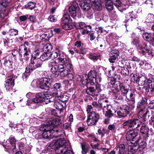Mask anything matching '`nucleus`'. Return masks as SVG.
Listing matches in <instances>:
<instances>
[{
  "label": "nucleus",
  "instance_id": "58",
  "mask_svg": "<svg viewBox=\"0 0 154 154\" xmlns=\"http://www.w3.org/2000/svg\"><path fill=\"white\" fill-rule=\"evenodd\" d=\"M58 56V53L57 52H53L51 54V55L50 56V58L52 59L57 58Z\"/></svg>",
  "mask_w": 154,
  "mask_h": 154
},
{
  "label": "nucleus",
  "instance_id": "53",
  "mask_svg": "<svg viewBox=\"0 0 154 154\" xmlns=\"http://www.w3.org/2000/svg\"><path fill=\"white\" fill-rule=\"evenodd\" d=\"M108 128L110 130L113 131H115L116 129V127L114 124L109 125Z\"/></svg>",
  "mask_w": 154,
  "mask_h": 154
},
{
  "label": "nucleus",
  "instance_id": "62",
  "mask_svg": "<svg viewBox=\"0 0 154 154\" xmlns=\"http://www.w3.org/2000/svg\"><path fill=\"white\" fill-rule=\"evenodd\" d=\"M44 48L45 50V51H49L52 48V46L49 44H47L44 47Z\"/></svg>",
  "mask_w": 154,
  "mask_h": 154
},
{
  "label": "nucleus",
  "instance_id": "10",
  "mask_svg": "<svg viewBox=\"0 0 154 154\" xmlns=\"http://www.w3.org/2000/svg\"><path fill=\"white\" fill-rule=\"evenodd\" d=\"M58 59L59 61L62 63V65L65 67L66 69H70L72 68L69 60L66 58L65 55L63 53H59Z\"/></svg>",
  "mask_w": 154,
  "mask_h": 154
},
{
  "label": "nucleus",
  "instance_id": "4",
  "mask_svg": "<svg viewBox=\"0 0 154 154\" xmlns=\"http://www.w3.org/2000/svg\"><path fill=\"white\" fill-rule=\"evenodd\" d=\"M51 95L52 96V97H50L49 95L48 94V99H46L48 100V101L49 102H53V100L54 101V105L56 109L60 110V111L62 110L63 111L64 106L63 103H64V102H62L60 101L59 100H56L54 99V97H59L60 96L58 94V92H54L52 93H51Z\"/></svg>",
  "mask_w": 154,
  "mask_h": 154
},
{
  "label": "nucleus",
  "instance_id": "39",
  "mask_svg": "<svg viewBox=\"0 0 154 154\" xmlns=\"http://www.w3.org/2000/svg\"><path fill=\"white\" fill-rule=\"evenodd\" d=\"M92 7L94 10L96 11L101 10L102 8V6L100 3H99V4L97 3L94 4L92 6Z\"/></svg>",
  "mask_w": 154,
  "mask_h": 154
},
{
  "label": "nucleus",
  "instance_id": "3",
  "mask_svg": "<svg viewBox=\"0 0 154 154\" xmlns=\"http://www.w3.org/2000/svg\"><path fill=\"white\" fill-rule=\"evenodd\" d=\"M131 44L135 45L137 47L139 51L143 55L147 54L148 55L152 54L151 51L149 49L146 43H143L139 44V40L138 38L136 37L131 42Z\"/></svg>",
  "mask_w": 154,
  "mask_h": 154
},
{
  "label": "nucleus",
  "instance_id": "43",
  "mask_svg": "<svg viewBox=\"0 0 154 154\" xmlns=\"http://www.w3.org/2000/svg\"><path fill=\"white\" fill-rule=\"evenodd\" d=\"M3 147L5 149V150L7 152H8V153H10L11 151V149H13V147L10 144H7L6 145H4Z\"/></svg>",
  "mask_w": 154,
  "mask_h": 154
},
{
  "label": "nucleus",
  "instance_id": "63",
  "mask_svg": "<svg viewBox=\"0 0 154 154\" xmlns=\"http://www.w3.org/2000/svg\"><path fill=\"white\" fill-rule=\"evenodd\" d=\"M90 1L91 6L94 5V4H95L97 3L99 4V3H100V0H90Z\"/></svg>",
  "mask_w": 154,
  "mask_h": 154
},
{
  "label": "nucleus",
  "instance_id": "49",
  "mask_svg": "<svg viewBox=\"0 0 154 154\" xmlns=\"http://www.w3.org/2000/svg\"><path fill=\"white\" fill-rule=\"evenodd\" d=\"M139 141H138L137 143H136V144H138L139 145V147L142 148L144 149L146 146V144L144 142H142L141 140H138Z\"/></svg>",
  "mask_w": 154,
  "mask_h": 154
},
{
  "label": "nucleus",
  "instance_id": "18",
  "mask_svg": "<svg viewBox=\"0 0 154 154\" xmlns=\"http://www.w3.org/2000/svg\"><path fill=\"white\" fill-rule=\"evenodd\" d=\"M19 53L20 56L23 55L24 57H28L30 54V51L24 45H22L20 46L19 49Z\"/></svg>",
  "mask_w": 154,
  "mask_h": 154
},
{
  "label": "nucleus",
  "instance_id": "13",
  "mask_svg": "<svg viewBox=\"0 0 154 154\" xmlns=\"http://www.w3.org/2000/svg\"><path fill=\"white\" fill-rule=\"evenodd\" d=\"M15 77L11 76L7 77L5 81V88L7 91H9L12 89L14 85Z\"/></svg>",
  "mask_w": 154,
  "mask_h": 154
},
{
  "label": "nucleus",
  "instance_id": "30",
  "mask_svg": "<svg viewBox=\"0 0 154 154\" xmlns=\"http://www.w3.org/2000/svg\"><path fill=\"white\" fill-rule=\"evenodd\" d=\"M63 111L57 109V110L55 109H52V111L51 112V114L54 116L59 117H60L62 115H63Z\"/></svg>",
  "mask_w": 154,
  "mask_h": 154
},
{
  "label": "nucleus",
  "instance_id": "9",
  "mask_svg": "<svg viewBox=\"0 0 154 154\" xmlns=\"http://www.w3.org/2000/svg\"><path fill=\"white\" fill-rule=\"evenodd\" d=\"M101 112H98L96 113L92 111L89 113L87 121L88 125H94L98 120L99 115L101 114Z\"/></svg>",
  "mask_w": 154,
  "mask_h": 154
},
{
  "label": "nucleus",
  "instance_id": "15",
  "mask_svg": "<svg viewBox=\"0 0 154 154\" xmlns=\"http://www.w3.org/2000/svg\"><path fill=\"white\" fill-rule=\"evenodd\" d=\"M61 123V120L59 118H57L48 121L47 123V125L50 126L51 128H54L55 132L57 133L58 131V130L54 128V127L59 126Z\"/></svg>",
  "mask_w": 154,
  "mask_h": 154
},
{
  "label": "nucleus",
  "instance_id": "23",
  "mask_svg": "<svg viewBox=\"0 0 154 154\" xmlns=\"http://www.w3.org/2000/svg\"><path fill=\"white\" fill-rule=\"evenodd\" d=\"M97 85L95 88L94 87H90L86 90V92L88 94L93 96L97 95V94L98 91L97 90Z\"/></svg>",
  "mask_w": 154,
  "mask_h": 154
},
{
  "label": "nucleus",
  "instance_id": "40",
  "mask_svg": "<svg viewBox=\"0 0 154 154\" xmlns=\"http://www.w3.org/2000/svg\"><path fill=\"white\" fill-rule=\"evenodd\" d=\"M88 75L86 74H83L81 80L82 83L83 84L88 83Z\"/></svg>",
  "mask_w": 154,
  "mask_h": 154
},
{
  "label": "nucleus",
  "instance_id": "37",
  "mask_svg": "<svg viewBox=\"0 0 154 154\" xmlns=\"http://www.w3.org/2000/svg\"><path fill=\"white\" fill-rule=\"evenodd\" d=\"M137 112H148L147 110V109L146 108L145 106H140V105L137 104Z\"/></svg>",
  "mask_w": 154,
  "mask_h": 154
},
{
  "label": "nucleus",
  "instance_id": "61",
  "mask_svg": "<svg viewBox=\"0 0 154 154\" xmlns=\"http://www.w3.org/2000/svg\"><path fill=\"white\" fill-rule=\"evenodd\" d=\"M48 20L51 22H54L56 21V18L54 16L50 15L49 17Z\"/></svg>",
  "mask_w": 154,
  "mask_h": 154
},
{
  "label": "nucleus",
  "instance_id": "55",
  "mask_svg": "<svg viewBox=\"0 0 154 154\" xmlns=\"http://www.w3.org/2000/svg\"><path fill=\"white\" fill-rule=\"evenodd\" d=\"M24 57V58L23 59H20V61L23 65H25L27 63V60L29 59V57Z\"/></svg>",
  "mask_w": 154,
  "mask_h": 154
},
{
  "label": "nucleus",
  "instance_id": "56",
  "mask_svg": "<svg viewBox=\"0 0 154 154\" xmlns=\"http://www.w3.org/2000/svg\"><path fill=\"white\" fill-rule=\"evenodd\" d=\"M97 32H98V34L101 33H103L104 34H106L107 33V32H106L105 30L103 29L101 27H100L98 28V30H97Z\"/></svg>",
  "mask_w": 154,
  "mask_h": 154
},
{
  "label": "nucleus",
  "instance_id": "34",
  "mask_svg": "<svg viewBox=\"0 0 154 154\" xmlns=\"http://www.w3.org/2000/svg\"><path fill=\"white\" fill-rule=\"evenodd\" d=\"M8 141L10 142L9 144L13 147V151L14 152V150L16 148L15 139L14 137H10L8 139Z\"/></svg>",
  "mask_w": 154,
  "mask_h": 154
},
{
  "label": "nucleus",
  "instance_id": "42",
  "mask_svg": "<svg viewBox=\"0 0 154 154\" xmlns=\"http://www.w3.org/2000/svg\"><path fill=\"white\" fill-rule=\"evenodd\" d=\"M146 81V78L143 76L141 77L138 79V84L139 85L142 86L145 84Z\"/></svg>",
  "mask_w": 154,
  "mask_h": 154
},
{
  "label": "nucleus",
  "instance_id": "6",
  "mask_svg": "<svg viewBox=\"0 0 154 154\" xmlns=\"http://www.w3.org/2000/svg\"><path fill=\"white\" fill-rule=\"evenodd\" d=\"M49 66L51 67V72L55 75H58L59 72H61V70L64 69H66L62 64H58V63L56 60H53L50 62Z\"/></svg>",
  "mask_w": 154,
  "mask_h": 154
},
{
  "label": "nucleus",
  "instance_id": "22",
  "mask_svg": "<svg viewBox=\"0 0 154 154\" xmlns=\"http://www.w3.org/2000/svg\"><path fill=\"white\" fill-rule=\"evenodd\" d=\"M118 52V51L116 50L111 51V54L110 55V57L109 59V61L111 63H113L115 61L117 57Z\"/></svg>",
  "mask_w": 154,
  "mask_h": 154
},
{
  "label": "nucleus",
  "instance_id": "31",
  "mask_svg": "<svg viewBox=\"0 0 154 154\" xmlns=\"http://www.w3.org/2000/svg\"><path fill=\"white\" fill-rule=\"evenodd\" d=\"M51 150L53 151L55 150L57 154H60L66 150V147H63V146L58 147L57 148H55V149H51Z\"/></svg>",
  "mask_w": 154,
  "mask_h": 154
},
{
  "label": "nucleus",
  "instance_id": "32",
  "mask_svg": "<svg viewBox=\"0 0 154 154\" xmlns=\"http://www.w3.org/2000/svg\"><path fill=\"white\" fill-rule=\"evenodd\" d=\"M97 73L95 71H90L88 73V79L90 80L93 81L96 77Z\"/></svg>",
  "mask_w": 154,
  "mask_h": 154
},
{
  "label": "nucleus",
  "instance_id": "29",
  "mask_svg": "<svg viewBox=\"0 0 154 154\" xmlns=\"http://www.w3.org/2000/svg\"><path fill=\"white\" fill-rule=\"evenodd\" d=\"M132 121V129L133 130L140 127L141 125V122L137 119H133Z\"/></svg>",
  "mask_w": 154,
  "mask_h": 154
},
{
  "label": "nucleus",
  "instance_id": "52",
  "mask_svg": "<svg viewBox=\"0 0 154 154\" xmlns=\"http://www.w3.org/2000/svg\"><path fill=\"white\" fill-rule=\"evenodd\" d=\"M146 99L145 98H142L140 102L138 103L137 104L140 105V106H146Z\"/></svg>",
  "mask_w": 154,
  "mask_h": 154
},
{
  "label": "nucleus",
  "instance_id": "17",
  "mask_svg": "<svg viewBox=\"0 0 154 154\" xmlns=\"http://www.w3.org/2000/svg\"><path fill=\"white\" fill-rule=\"evenodd\" d=\"M99 106L102 109L100 110L98 109V112H101L102 114L104 113L103 110L106 107L107 109L109 108V106L108 105V100L104 99H99L98 101Z\"/></svg>",
  "mask_w": 154,
  "mask_h": 154
},
{
  "label": "nucleus",
  "instance_id": "50",
  "mask_svg": "<svg viewBox=\"0 0 154 154\" xmlns=\"http://www.w3.org/2000/svg\"><path fill=\"white\" fill-rule=\"evenodd\" d=\"M138 147H137L136 146H132L130 145V147L129 148V149L131 151L132 154L134 153L137 150V148Z\"/></svg>",
  "mask_w": 154,
  "mask_h": 154
},
{
  "label": "nucleus",
  "instance_id": "44",
  "mask_svg": "<svg viewBox=\"0 0 154 154\" xmlns=\"http://www.w3.org/2000/svg\"><path fill=\"white\" fill-rule=\"evenodd\" d=\"M149 112H138L137 114V117L139 119H141L143 117V118L146 117V115L148 114Z\"/></svg>",
  "mask_w": 154,
  "mask_h": 154
},
{
  "label": "nucleus",
  "instance_id": "11",
  "mask_svg": "<svg viewBox=\"0 0 154 154\" xmlns=\"http://www.w3.org/2000/svg\"><path fill=\"white\" fill-rule=\"evenodd\" d=\"M137 131L134 130H131L127 132L126 136V139L128 141H131L134 142V143H138L139 141L136 138L137 136Z\"/></svg>",
  "mask_w": 154,
  "mask_h": 154
},
{
  "label": "nucleus",
  "instance_id": "16",
  "mask_svg": "<svg viewBox=\"0 0 154 154\" xmlns=\"http://www.w3.org/2000/svg\"><path fill=\"white\" fill-rule=\"evenodd\" d=\"M79 8L77 2L73 1L71 6L69 7V12L71 17L74 18L76 16V11L79 10Z\"/></svg>",
  "mask_w": 154,
  "mask_h": 154
},
{
  "label": "nucleus",
  "instance_id": "21",
  "mask_svg": "<svg viewBox=\"0 0 154 154\" xmlns=\"http://www.w3.org/2000/svg\"><path fill=\"white\" fill-rule=\"evenodd\" d=\"M145 91L146 94L148 96L152 95L154 92V82L148 84L146 88Z\"/></svg>",
  "mask_w": 154,
  "mask_h": 154
},
{
  "label": "nucleus",
  "instance_id": "20",
  "mask_svg": "<svg viewBox=\"0 0 154 154\" xmlns=\"http://www.w3.org/2000/svg\"><path fill=\"white\" fill-rule=\"evenodd\" d=\"M120 92L122 94H124V96H126V97L127 98L130 96L134 94V92L131 90H128L125 87H121L119 85Z\"/></svg>",
  "mask_w": 154,
  "mask_h": 154
},
{
  "label": "nucleus",
  "instance_id": "45",
  "mask_svg": "<svg viewBox=\"0 0 154 154\" xmlns=\"http://www.w3.org/2000/svg\"><path fill=\"white\" fill-rule=\"evenodd\" d=\"M121 74L123 75L124 76H125L129 74V70L127 69H125L123 67H121Z\"/></svg>",
  "mask_w": 154,
  "mask_h": 154
},
{
  "label": "nucleus",
  "instance_id": "24",
  "mask_svg": "<svg viewBox=\"0 0 154 154\" xmlns=\"http://www.w3.org/2000/svg\"><path fill=\"white\" fill-rule=\"evenodd\" d=\"M112 90L113 93H116L115 96L117 99L119 100H122L125 97L124 94H122L120 91H119L118 87L117 89L114 88L113 89H112Z\"/></svg>",
  "mask_w": 154,
  "mask_h": 154
},
{
  "label": "nucleus",
  "instance_id": "27",
  "mask_svg": "<svg viewBox=\"0 0 154 154\" xmlns=\"http://www.w3.org/2000/svg\"><path fill=\"white\" fill-rule=\"evenodd\" d=\"M13 63L12 59L9 56H6L5 58L4 65L10 68Z\"/></svg>",
  "mask_w": 154,
  "mask_h": 154
},
{
  "label": "nucleus",
  "instance_id": "5",
  "mask_svg": "<svg viewBox=\"0 0 154 154\" xmlns=\"http://www.w3.org/2000/svg\"><path fill=\"white\" fill-rule=\"evenodd\" d=\"M39 130L40 131H43L42 134V137L45 139L52 138L54 136L53 134L55 132V129L51 128L50 126H44L39 128Z\"/></svg>",
  "mask_w": 154,
  "mask_h": 154
},
{
  "label": "nucleus",
  "instance_id": "35",
  "mask_svg": "<svg viewBox=\"0 0 154 154\" xmlns=\"http://www.w3.org/2000/svg\"><path fill=\"white\" fill-rule=\"evenodd\" d=\"M107 1L105 3V7L108 11H110L113 9V4L112 1Z\"/></svg>",
  "mask_w": 154,
  "mask_h": 154
},
{
  "label": "nucleus",
  "instance_id": "64",
  "mask_svg": "<svg viewBox=\"0 0 154 154\" xmlns=\"http://www.w3.org/2000/svg\"><path fill=\"white\" fill-rule=\"evenodd\" d=\"M63 154H73V152L70 149L67 150L66 148V150H65Z\"/></svg>",
  "mask_w": 154,
  "mask_h": 154
},
{
  "label": "nucleus",
  "instance_id": "46",
  "mask_svg": "<svg viewBox=\"0 0 154 154\" xmlns=\"http://www.w3.org/2000/svg\"><path fill=\"white\" fill-rule=\"evenodd\" d=\"M81 145L82 149V154H86L88 151L87 147L85 144L81 143Z\"/></svg>",
  "mask_w": 154,
  "mask_h": 154
},
{
  "label": "nucleus",
  "instance_id": "36",
  "mask_svg": "<svg viewBox=\"0 0 154 154\" xmlns=\"http://www.w3.org/2000/svg\"><path fill=\"white\" fill-rule=\"evenodd\" d=\"M51 54L49 53H45L40 57V60L41 61H44L50 57Z\"/></svg>",
  "mask_w": 154,
  "mask_h": 154
},
{
  "label": "nucleus",
  "instance_id": "25",
  "mask_svg": "<svg viewBox=\"0 0 154 154\" xmlns=\"http://www.w3.org/2000/svg\"><path fill=\"white\" fill-rule=\"evenodd\" d=\"M149 127L146 125H142L140 129V133L145 135L147 137H149Z\"/></svg>",
  "mask_w": 154,
  "mask_h": 154
},
{
  "label": "nucleus",
  "instance_id": "28",
  "mask_svg": "<svg viewBox=\"0 0 154 154\" xmlns=\"http://www.w3.org/2000/svg\"><path fill=\"white\" fill-rule=\"evenodd\" d=\"M152 34L150 33H145L143 34L144 39L147 41H150L154 43V38L151 37Z\"/></svg>",
  "mask_w": 154,
  "mask_h": 154
},
{
  "label": "nucleus",
  "instance_id": "33",
  "mask_svg": "<svg viewBox=\"0 0 154 154\" xmlns=\"http://www.w3.org/2000/svg\"><path fill=\"white\" fill-rule=\"evenodd\" d=\"M119 153V154H123L125 151V146L123 144L119 145L117 149Z\"/></svg>",
  "mask_w": 154,
  "mask_h": 154
},
{
  "label": "nucleus",
  "instance_id": "48",
  "mask_svg": "<svg viewBox=\"0 0 154 154\" xmlns=\"http://www.w3.org/2000/svg\"><path fill=\"white\" fill-rule=\"evenodd\" d=\"M18 31L16 29H11L8 32L11 35H16L18 34Z\"/></svg>",
  "mask_w": 154,
  "mask_h": 154
},
{
  "label": "nucleus",
  "instance_id": "1",
  "mask_svg": "<svg viewBox=\"0 0 154 154\" xmlns=\"http://www.w3.org/2000/svg\"><path fill=\"white\" fill-rule=\"evenodd\" d=\"M40 53L39 50L34 52V56L31 59L30 63L26 67V73H30L37 68L41 67L42 62L40 59Z\"/></svg>",
  "mask_w": 154,
  "mask_h": 154
},
{
  "label": "nucleus",
  "instance_id": "47",
  "mask_svg": "<svg viewBox=\"0 0 154 154\" xmlns=\"http://www.w3.org/2000/svg\"><path fill=\"white\" fill-rule=\"evenodd\" d=\"M107 109V110L106 112L105 116L106 117L108 118L111 117L113 116V113H112V111L109 108Z\"/></svg>",
  "mask_w": 154,
  "mask_h": 154
},
{
  "label": "nucleus",
  "instance_id": "26",
  "mask_svg": "<svg viewBox=\"0 0 154 154\" xmlns=\"http://www.w3.org/2000/svg\"><path fill=\"white\" fill-rule=\"evenodd\" d=\"M135 94H134L127 98L129 100L128 102V104L131 106L132 108H133L134 106L135 102Z\"/></svg>",
  "mask_w": 154,
  "mask_h": 154
},
{
  "label": "nucleus",
  "instance_id": "60",
  "mask_svg": "<svg viewBox=\"0 0 154 154\" xmlns=\"http://www.w3.org/2000/svg\"><path fill=\"white\" fill-rule=\"evenodd\" d=\"M95 34V33L93 32H91L90 33L89 35L90 36V38L91 40H93L95 38L96 36Z\"/></svg>",
  "mask_w": 154,
  "mask_h": 154
},
{
  "label": "nucleus",
  "instance_id": "8",
  "mask_svg": "<svg viewBox=\"0 0 154 154\" xmlns=\"http://www.w3.org/2000/svg\"><path fill=\"white\" fill-rule=\"evenodd\" d=\"M70 18L69 15L65 14L62 18V28L65 30L71 29H72L74 26V23H67L69 21Z\"/></svg>",
  "mask_w": 154,
  "mask_h": 154
},
{
  "label": "nucleus",
  "instance_id": "7",
  "mask_svg": "<svg viewBox=\"0 0 154 154\" xmlns=\"http://www.w3.org/2000/svg\"><path fill=\"white\" fill-rule=\"evenodd\" d=\"M51 81L49 79L47 78H43L38 81L37 83L40 88L47 91L50 88L51 85Z\"/></svg>",
  "mask_w": 154,
  "mask_h": 154
},
{
  "label": "nucleus",
  "instance_id": "57",
  "mask_svg": "<svg viewBox=\"0 0 154 154\" xmlns=\"http://www.w3.org/2000/svg\"><path fill=\"white\" fill-rule=\"evenodd\" d=\"M94 79L96 82L98 83L101 81V78L100 75L97 74Z\"/></svg>",
  "mask_w": 154,
  "mask_h": 154
},
{
  "label": "nucleus",
  "instance_id": "19",
  "mask_svg": "<svg viewBox=\"0 0 154 154\" xmlns=\"http://www.w3.org/2000/svg\"><path fill=\"white\" fill-rule=\"evenodd\" d=\"M79 2V5L84 10L88 11L90 9L91 5H90V0H77Z\"/></svg>",
  "mask_w": 154,
  "mask_h": 154
},
{
  "label": "nucleus",
  "instance_id": "41",
  "mask_svg": "<svg viewBox=\"0 0 154 154\" xmlns=\"http://www.w3.org/2000/svg\"><path fill=\"white\" fill-rule=\"evenodd\" d=\"M91 30V27L89 26H86L82 29L81 31L83 35L87 34Z\"/></svg>",
  "mask_w": 154,
  "mask_h": 154
},
{
  "label": "nucleus",
  "instance_id": "59",
  "mask_svg": "<svg viewBox=\"0 0 154 154\" xmlns=\"http://www.w3.org/2000/svg\"><path fill=\"white\" fill-rule=\"evenodd\" d=\"M8 107L10 110L14 109V103L13 102L10 101L9 104L8 105Z\"/></svg>",
  "mask_w": 154,
  "mask_h": 154
},
{
  "label": "nucleus",
  "instance_id": "38",
  "mask_svg": "<svg viewBox=\"0 0 154 154\" xmlns=\"http://www.w3.org/2000/svg\"><path fill=\"white\" fill-rule=\"evenodd\" d=\"M133 119H129L125 122L123 124V126L125 127H128L129 128H132Z\"/></svg>",
  "mask_w": 154,
  "mask_h": 154
},
{
  "label": "nucleus",
  "instance_id": "2",
  "mask_svg": "<svg viewBox=\"0 0 154 154\" xmlns=\"http://www.w3.org/2000/svg\"><path fill=\"white\" fill-rule=\"evenodd\" d=\"M48 94H44L43 93H39L35 95V98L32 100L28 99L27 100L26 104L32 108L35 107L34 105L36 103L40 102L42 101H45L46 99H48Z\"/></svg>",
  "mask_w": 154,
  "mask_h": 154
},
{
  "label": "nucleus",
  "instance_id": "54",
  "mask_svg": "<svg viewBox=\"0 0 154 154\" xmlns=\"http://www.w3.org/2000/svg\"><path fill=\"white\" fill-rule=\"evenodd\" d=\"M62 69L61 72H60L61 73V75L63 76H65L68 74V69Z\"/></svg>",
  "mask_w": 154,
  "mask_h": 154
},
{
  "label": "nucleus",
  "instance_id": "51",
  "mask_svg": "<svg viewBox=\"0 0 154 154\" xmlns=\"http://www.w3.org/2000/svg\"><path fill=\"white\" fill-rule=\"evenodd\" d=\"M35 4L32 2H30L27 5V8L28 9H33L34 8Z\"/></svg>",
  "mask_w": 154,
  "mask_h": 154
},
{
  "label": "nucleus",
  "instance_id": "14",
  "mask_svg": "<svg viewBox=\"0 0 154 154\" xmlns=\"http://www.w3.org/2000/svg\"><path fill=\"white\" fill-rule=\"evenodd\" d=\"M129 107L128 105L122 106L120 107V109L117 112L118 116L120 118L126 116L129 113Z\"/></svg>",
  "mask_w": 154,
  "mask_h": 154
},
{
  "label": "nucleus",
  "instance_id": "12",
  "mask_svg": "<svg viewBox=\"0 0 154 154\" xmlns=\"http://www.w3.org/2000/svg\"><path fill=\"white\" fill-rule=\"evenodd\" d=\"M66 143V140L64 138H60L57 140L55 143H51L48 147V149L49 151H52L51 149H54L55 148H57L58 147L64 146V145Z\"/></svg>",
  "mask_w": 154,
  "mask_h": 154
}]
</instances>
